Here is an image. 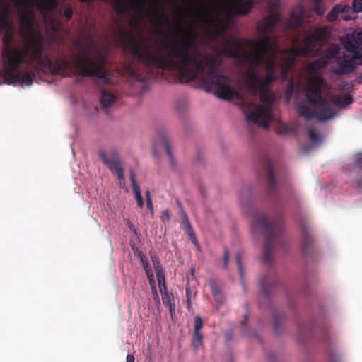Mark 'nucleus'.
Returning a JSON list of instances; mask_svg holds the SVG:
<instances>
[{"instance_id":"nucleus-40","label":"nucleus","mask_w":362,"mask_h":362,"mask_svg":"<svg viewBox=\"0 0 362 362\" xmlns=\"http://www.w3.org/2000/svg\"><path fill=\"white\" fill-rule=\"evenodd\" d=\"M214 298V300L215 301L218 303V304H221L223 301V295L221 293V292L218 293H216V294H214L213 295Z\"/></svg>"},{"instance_id":"nucleus-32","label":"nucleus","mask_w":362,"mask_h":362,"mask_svg":"<svg viewBox=\"0 0 362 362\" xmlns=\"http://www.w3.org/2000/svg\"><path fill=\"white\" fill-rule=\"evenodd\" d=\"M236 264L238 265V272L241 279H243V267L241 263V254L237 253L235 256Z\"/></svg>"},{"instance_id":"nucleus-9","label":"nucleus","mask_w":362,"mask_h":362,"mask_svg":"<svg viewBox=\"0 0 362 362\" xmlns=\"http://www.w3.org/2000/svg\"><path fill=\"white\" fill-rule=\"evenodd\" d=\"M358 61V64H361L362 59L356 58L354 54H344L337 58V66L333 69V73L336 75H346L354 72L356 69L354 61Z\"/></svg>"},{"instance_id":"nucleus-30","label":"nucleus","mask_w":362,"mask_h":362,"mask_svg":"<svg viewBox=\"0 0 362 362\" xmlns=\"http://www.w3.org/2000/svg\"><path fill=\"white\" fill-rule=\"evenodd\" d=\"M315 4L314 6V11L318 16H322L325 12V6L324 4L321 2V1H315Z\"/></svg>"},{"instance_id":"nucleus-34","label":"nucleus","mask_w":362,"mask_h":362,"mask_svg":"<svg viewBox=\"0 0 362 362\" xmlns=\"http://www.w3.org/2000/svg\"><path fill=\"white\" fill-rule=\"evenodd\" d=\"M352 8L354 13L362 12V0H354L352 2Z\"/></svg>"},{"instance_id":"nucleus-23","label":"nucleus","mask_w":362,"mask_h":362,"mask_svg":"<svg viewBox=\"0 0 362 362\" xmlns=\"http://www.w3.org/2000/svg\"><path fill=\"white\" fill-rule=\"evenodd\" d=\"M355 164L359 168L358 177L356 178V182L358 189L362 192V153L356 156Z\"/></svg>"},{"instance_id":"nucleus-2","label":"nucleus","mask_w":362,"mask_h":362,"mask_svg":"<svg viewBox=\"0 0 362 362\" xmlns=\"http://www.w3.org/2000/svg\"><path fill=\"white\" fill-rule=\"evenodd\" d=\"M11 9L6 4L0 6V33L3 37L2 69L0 76L8 84L30 86L35 78L33 71L52 70L64 76L76 73L82 77H94L107 84L110 78L105 69L107 57L98 54L95 60L85 53L73 54L69 62L64 53L52 62L45 37L40 34L22 33L23 42L20 47L13 46L14 35L10 20Z\"/></svg>"},{"instance_id":"nucleus-52","label":"nucleus","mask_w":362,"mask_h":362,"mask_svg":"<svg viewBox=\"0 0 362 362\" xmlns=\"http://www.w3.org/2000/svg\"><path fill=\"white\" fill-rule=\"evenodd\" d=\"M298 42V38H294L293 40V45H296Z\"/></svg>"},{"instance_id":"nucleus-24","label":"nucleus","mask_w":362,"mask_h":362,"mask_svg":"<svg viewBox=\"0 0 362 362\" xmlns=\"http://www.w3.org/2000/svg\"><path fill=\"white\" fill-rule=\"evenodd\" d=\"M353 102V98L348 95H338L334 98V103L340 107H344Z\"/></svg>"},{"instance_id":"nucleus-31","label":"nucleus","mask_w":362,"mask_h":362,"mask_svg":"<svg viewBox=\"0 0 362 362\" xmlns=\"http://www.w3.org/2000/svg\"><path fill=\"white\" fill-rule=\"evenodd\" d=\"M194 332H200L201 329L203 327V320L199 316H197L194 317Z\"/></svg>"},{"instance_id":"nucleus-13","label":"nucleus","mask_w":362,"mask_h":362,"mask_svg":"<svg viewBox=\"0 0 362 362\" xmlns=\"http://www.w3.org/2000/svg\"><path fill=\"white\" fill-rule=\"evenodd\" d=\"M306 18L305 10L303 5L298 4L293 7L288 22V28L295 30L302 26L304 18Z\"/></svg>"},{"instance_id":"nucleus-38","label":"nucleus","mask_w":362,"mask_h":362,"mask_svg":"<svg viewBox=\"0 0 362 362\" xmlns=\"http://www.w3.org/2000/svg\"><path fill=\"white\" fill-rule=\"evenodd\" d=\"M229 257H230V254H229L228 250L227 249H225L224 254H223V264L226 268H227L228 266Z\"/></svg>"},{"instance_id":"nucleus-41","label":"nucleus","mask_w":362,"mask_h":362,"mask_svg":"<svg viewBox=\"0 0 362 362\" xmlns=\"http://www.w3.org/2000/svg\"><path fill=\"white\" fill-rule=\"evenodd\" d=\"M150 284H151V289H152V292H153V295L154 296V298L155 299H158L159 296H158V293L157 290H156V285H155V281H152Z\"/></svg>"},{"instance_id":"nucleus-18","label":"nucleus","mask_w":362,"mask_h":362,"mask_svg":"<svg viewBox=\"0 0 362 362\" xmlns=\"http://www.w3.org/2000/svg\"><path fill=\"white\" fill-rule=\"evenodd\" d=\"M130 181L137 204L139 206V208L143 209L144 206V202L141 195V192L136 182L135 175L132 171L130 173Z\"/></svg>"},{"instance_id":"nucleus-26","label":"nucleus","mask_w":362,"mask_h":362,"mask_svg":"<svg viewBox=\"0 0 362 362\" xmlns=\"http://www.w3.org/2000/svg\"><path fill=\"white\" fill-rule=\"evenodd\" d=\"M141 259L144 268V269L146 271V275H147V276H148V279L150 281V283H151L152 281H154V280L153 279V272L151 271V266L147 262V260L146 259V257H145V256L144 255L141 256Z\"/></svg>"},{"instance_id":"nucleus-36","label":"nucleus","mask_w":362,"mask_h":362,"mask_svg":"<svg viewBox=\"0 0 362 362\" xmlns=\"http://www.w3.org/2000/svg\"><path fill=\"white\" fill-rule=\"evenodd\" d=\"M151 259H152L153 267H154L156 272H157L158 270H163V268H162V266L160 265V261L156 257H155V256L151 257Z\"/></svg>"},{"instance_id":"nucleus-19","label":"nucleus","mask_w":362,"mask_h":362,"mask_svg":"<svg viewBox=\"0 0 362 362\" xmlns=\"http://www.w3.org/2000/svg\"><path fill=\"white\" fill-rule=\"evenodd\" d=\"M117 100L116 95L106 89H103L100 98L101 107L106 109L110 107Z\"/></svg>"},{"instance_id":"nucleus-8","label":"nucleus","mask_w":362,"mask_h":362,"mask_svg":"<svg viewBox=\"0 0 362 362\" xmlns=\"http://www.w3.org/2000/svg\"><path fill=\"white\" fill-rule=\"evenodd\" d=\"M198 1L201 4L202 9L197 13V18L206 27L209 35L222 38L225 45L223 53L231 58L237 57L239 54L238 40L235 37L228 38L225 35L226 31L229 28L228 19H223L213 15L211 11L206 8L202 0H198Z\"/></svg>"},{"instance_id":"nucleus-16","label":"nucleus","mask_w":362,"mask_h":362,"mask_svg":"<svg viewBox=\"0 0 362 362\" xmlns=\"http://www.w3.org/2000/svg\"><path fill=\"white\" fill-rule=\"evenodd\" d=\"M300 226L302 229L301 247L303 252L307 254L313 250L314 238L310 228L305 222L303 221Z\"/></svg>"},{"instance_id":"nucleus-54","label":"nucleus","mask_w":362,"mask_h":362,"mask_svg":"<svg viewBox=\"0 0 362 362\" xmlns=\"http://www.w3.org/2000/svg\"><path fill=\"white\" fill-rule=\"evenodd\" d=\"M359 79H360V80H362V74L360 75V76H359Z\"/></svg>"},{"instance_id":"nucleus-39","label":"nucleus","mask_w":362,"mask_h":362,"mask_svg":"<svg viewBox=\"0 0 362 362\" xmlns=\"http://www.w3.org/2000/svg\"><path fill=\"white\" fill-rule=\"evenodd\" d=\"M117 176H118L119 182L121 187H125V179H124V172H120V173L118 174Z\"/></svg>"},{"instance_id":"nucleus-50","label":"nucleus","mask_w":362,"mask_h":362,"mask_svg":"<svg viewBox=\"0 0 362 362\" xmlns=\"http://www.w3.org/2000/svg\"><path fill=\"white\" fill-rule=\"evenodd\" d=\"M247 321V315H245V320L242 322V326H245V325L246 324Z\"/></svg>"},{"instance_id":"nucleus-48","label":"nucleus","mask_w":362,"mask_h":362,"mask_svg":"<svg viewBox=\"0 0 362 362\" xmlns=\"http://www.w3.org/2000/svg\"><path fill=\"white\" fill-rule=\"evenodd\" d=\"M145 194H146V201L148 200V199H151V193H150V191L148 189L146 191Z\"/></svg>"},{"instance_id":"nucleus-20","label":"nucleus","mask_w":362,"mask_h":362,"mask_svg":"<svg viewBox=\"0 0 362 362\" xmlns=\"http://www.w3.org/2000/svg\"><path fill=\"white\" fill-rule=\"evenodd\" d=\"M160 292L161 293L163 303L165 306L170 308V312L171 315H175V305L173 295L168 292L167 288H165V290L164 291L162 289V291H160Z\"/></svg>"},{"instance_id":"nucleus-43","label":"nucleus","mask_w":362,"mask_h":362,"mask_svg":"<svg viewBox=\"0 0 362 362\" xmlns=\"http://www.w3.org/2000/svg\"><path fill=\"white\" fill-rule=\"evenodd\" d=\"M51 23H52V26L53 30L54 31H57L58 29V23H57V21L54 18H52Z\"/></svg>"},{"instance_id":"nucleus-37","label":"nucleus","mask_w":362,"mask_h":362,"mask_svg":"<svg viewBox=\"0 0 362 362\" xmlns=\"http://www.w3.org/2000/svg\"><path fill=\"white\" fill-rule=\"evenodd\" d=\"M268 2L270 9L277 8L280 6V0H264L263 2Z\"/></svg>"},{"instance_id":"nucleus-45","label":"nucleus","mask_w":362,"mask_h":362,"mask_svg":"<svg viewBox=\"0 0 362 362\" xmlns=\"http://www.w3.org/2000/svg\"><path fill=\"white\" fill-rule=\"evenodd\" d=\"M162 216L163 218H165L167 220H169L170 218V213L168 210H165L162 213Z\"/></svg>"},{"instance_id":"nucleus-46","label":"nucleus","mask_w":362,"mask_h":362,"mask_svg":"<svg viewBox=\"0 0 362 362\" xmlns=\"http://www.w3.org/2000/svg\"><path fill=\"white\" fill-rule=\"evenodd\" d=\"M191 307H192L191 300L189 298V296H188V299H187V308L188 310H190Z\"/></svg>"},{"instance_id":"nucleus-14","label":"nucleus","mask_w":362,"mask_h":362,"mask_svg":"<svg viewBox=\"0 0 362 362\" xmlns=\"http://www.w3.org/2000/svg\"><path fill=\"white\" fill-rule=\"evenodd\" d=\"M351 8L346 5L337 4L332 9L327 13V20L329 22H334L340 16L341 18L345 21H349L353 18L349 15Z\"/></svg>"},{"instance_id":"nucleus-17","label":"nucleus","mask_w":362,"mask_h":362,"mask_svg":"<svg viewBox=\"0 0 362 362\" xmlns=\"http://www.w3.org/2000/svg\"><path fill=\"white\" fill-rule=\"evenodd\" d=\"M180 216L182 218V223L184 226V227L185 228L186 233L189 235V237L191 239V240L192 241V243L195 245L198 246L199 243H198V241H197L196 236L194 233L193 228L191 226V223L189 221L187 214L183 211V209H182L180 211Z\"/></svg>"},{"instance_id":"nucleus-15","label":"nucleus","mask_w":362,"mask_h":362,"mask_svg":"<svg viewBox=\"0 0 362 362\" xmlns=\"http://www.w3.org/2000/svg\"><path fill=\"white\" fill-rule=\"evenodd\" d=\"M262 295L264 298H268L272 289L277 284L276 279L273 272H269L264 275L259 280Z\"/></svg>"},{"instance_id":"nucleus-5","label":"nucleus","mask_w":362,"mask_h":362,"mask_svg":"<svg viewBox=\"0 0 362 362\" xmlns=\"http://www.w3.org/2000/svg\"><path fill=\"white\" fill-rule=\"evenodd\" d=\"M280 20L281 16L278 12H272L258 23L257 31L259 39L249 42L254 51L250 57L255 67L264 65L267 55L269 56L272 51L277 50L278 40L276 37L273 38L272 34L275 31Z\"/></svg>"},{"instance_id":"nucleus-1","label":"nucleus","mask_w":362,"mask_h":362,"mask_svg":"<svg viewBox=\"0 0 362 362\" xmlns=\"http://www.w3.org/2000/svg\"><path fill=\"white\" fill-rule=\"evenodd\" d=\"M158 0H112L113 9L118 15H124L129 8L143 14L144 11L155 25L163 26L161 20L173 24L178 32L174 33L175 42H160L153 48L144 40H137L129 33V52L131 62L123 66L124 74L132 80L144 81L145 76L140 65L148 69H156L175 73L182 82H189L200 77L206 90H214L218 98L231 100L241 97L239 92L230 86V78L220 72L221 60L214 54L199 49L196 40V31L192 25L185 28L181 10L177 12L179 21H172L163 11H159ZM170 3V0H165Z\"/></svg>"},{"instance_id":"nucleus-4","label":"nucleus","mask_w":362,"mask_h":362,"mask_svg":"<svg viewBox=\"0 0 362 362\" xmlns=\"http://www.w3.org/2000/svg\"><path fill=\"white\" fill-rule=\"evenodd\" d=\"M251 228L255 235L264 234L263 261L268 267H272L274 249L283 247L286 243L282 217L279 216L269 220L267 214L257 213L252 221Z\"/></svg>"},{"instance_id":"nucleus-53","label":"nucleus","mask_w":362,"mask_h":362,"mask_svg":"<svg viewBox=\"0 0 362 362\" xmlns=\"http://www.w3.org/2000/svg\"><path fill=\"white\" fill-rule=\"evenodd\" d=\"M214 8L216 11L217 15L221 14V11L219 9H217L215 6H214Z\"/></svg>"},{"instance_id":"nucleus-6","label":"nucleus","mask_w":362,"mask_h":362,"mask_svg":"<svg viewBox=\"0 0 362 362\" xmlns=\"http://www.w3.org/2000/svg\"><path fill=\"white\" fill-rule=\"evenodd\" d=\"M325 86L326 82L320 75L313 76L308 81L306 85V98L315 107V110H311L305 105H300L297 108L299 115L308 119L316 118L320 121L327 120L334 116L335 112L329 101L322 93V88Z\"/></svg>"},{"instance_id":"nucleus-27","label":"nucleus","mask_w":362,"mask_h":362,"mask_svg":"<svg viewBox=\"0 0 362 362\" xmlns=\"http://www.w3.org/2000/svg\"><path fill=\"white\" fill-rule=\"evenodd\" d=\"M156 276H157V279H158L159 290L160 291H162V289L163 291L165 290V288H167V286L165 284V275H164L163 270H158V271L156 272Z\"/></svg>"},{"instance_id":"nucleus-51","label":"nucleus","mask_w":362,"mask_h":362,"mask_svg":"<svg viewBox=\"0 0 362 362\" xmlns=\"http://www.w3.org/2000/svg\"><path fill=\"white\" fill-rule=\"evenodd\" d=\"M218 1L221 4H224V5H227V3L225 0H218Z\"/></svg>"},{"instance_id":"nucleus-47","label":"nucleus","mask_w":362,"mask_h":362,"mask_svg":"<svg viewBox=\"0 0 362 362\" xmlns=\"http://www.w3.org/2000/svg\"><path fill=\"white\" fill-rule=\"evenodd\" d=\"M288 88H290L291 91L292 92L293 91V79L289 80Z\"/></svg>"},{"instance_id":"nucleus-12","label":"nucleus","mask_w":362,"mask_h":362,"mask_svg":"<svg viewBox=\"0 0 362 362\" xmlns=\"http://www.w3.org/2000/svg\"><path fill=\"white\" fill-rule=\"evenodd\" d=\"M264 0H230L228 5L229 11L235 16H244L250 12L255 3H262Z\"/></svg>"},{"instance_id":"nucleus-35","label":"nucleus","mask_w":362,"mask_h":362,"mask_svg":"<svg viewBox=\"0 0 362 362\" xmlns=\"http://www.w3.org/2000/svg\"><path fill=\"white\" fill-rule=\"evenodd\" d=\"M73 13V8L70 6H66L63 13L67 21H69L72 18Z\"/></svg>"},{"instance_id":"nucleus-10","label":"nucleus","mask_w":362,"mask_h":362,"mask_svg":"<svg viewBox=\"0 0 362 362\" xmlns=\"http://www.w3.org/2000/svg\"><path fill=\"white\" fill-rule=\"evenodd\" d=\"M98 156L112 173H115L118 175L120 172H124L119 153L115 149L111 150L108 155L105 152L100 151L98 152Z\"/></svg>"},{"instance_id":"nucleus-21","label":"nucleus","mask_w":362,"mask_h":362,"mask_svg":"<svg viewBox=\"0 0 362 362\" xmlns=\"http://www.w3.org/2000/svg\"><path fill=\"white\" fill-rule=\"evenodd\" d=\"M329 64V62L324 57H320L308 65V71L311 72H316L323 68H325Z\"/></svg>"},{"instance_id":"nucleus-55","label":"nucleus","mask_w":362,"mask_h":362,"mask_svg":"<svg viewBox=\"0 0 362 362\" xmlns=\"http://www.w3.org/2000/svg\"><path fill=\"white\" fill-rule=\"evenodd\" d=\"M3 0H0V3Z\"/></svg>"},{"instance_id":"nucleus-44","label":"nucleus","mask_w":362,"mask_h":362,"mask_svg":"<svg viewBox=\"0 0 362 362\" xmlns=\"http://www.w3.org/2000/svg\"><path fill=\"white\" fill-rule=\"evenodd\" d=\"M135 358L132 354H128L126 358V362H134Z\"/></svg>"},{"instance_id":"nucleus-42","label":"nucleus","mask_w":362,"mask_h":362,"mask_svg":"<svg viewBox=\"0 0 362 362\" xmlns=\"http://www.w3.org/2000/svg\"><path fill=\"white\" fill-rule=\"evenodd\" d=\"M146 206L150 212L153 214V202L151 199H148L146 201Z\"/></svg>"},{"instance_id":"nucleus-33","label":"nucleus","mask_w":362,"mask_h":362,"mask_svg":"<svg viewBox=\"0 0 362 362\" xmlns=\"http://www.w3.org/2000/svg\"><path fill=\"white\" fill-rule=\"evenodd\" d=\"M209 284L213 295L221 292L218 285L214 279H210Z\"/></svg>"},{"instance_id":"nucleus-7","label":"nucleus","mask_w":362,"mask_h":362,"mask_svg":"<svg viewBox=\"0 0 362 362\" xmlns=\"http://www.w3.org/2000/svg\"><path fill=\"white\" fill-rule=\"evenodd\" d=\"M247 88L255 95H259L260 101L264 105H259L254 111L249 112V109L253 108L255 105L253 102L243 100L242 110L248 121L254 124L268 129L272 119V104L274 102L272 93L268 86L271 83H259L258 81L245 80Z\"/></svg>"},{"instance_id":"nucleus-3","label":"nucleus","mask_w":362,"mask_h":362,"mask_svg":"<svg viewBox=\"0 0 362 362\" xmlns=\"http://www.w3.org/2000/svg\"><path fill=\"white\" fill-rule=\"evenodd\" d=\"M331 36V30L328 26L316 25L305 32L302 46H293L291 49H280L272 51L267 56L264 66L266 77L262 78L254 69L248 70L244 75L245 80L258 81L259 83H272L278 79L277 68L281 69V77L283 81L288 79V74L294 65L298 57H313L317 53L316 47L327 42Z\"/></svg>"},{"instance_id":"nucleus-11","label":"nucleus","mask_w":362,"mask_h":362,"mask_svg":"<svg viewBox=\"0 0 362 362\" xmlns=\"http://www.w3.org/2000/svg\"><path fill=\"white\" fill-rule=\"evenodd\" d=\"M263 167L265 172L268 194L274 195L279 187V182L274 175V165L267 157L264 158Z\"/></svg>"},{"instance_id":"nucleus-28","label":"nucleus","mask_w":362,"mask_h":362,"mask_svg":"<svg viewBox=\"0 0 362 362\" xmlns=\"http://www.w3.org/2000/svg\"><path fill=\"white\" fill-rule=\"evenodd\" d=\"M202 335L200 332H194L192 338V346L197 349L202 344Z\"/></svg>"},{"instance_id":"nucleus-25","label":"nucleus","mask_w":362,"mask_h":362,"mask_svg":"<svg viewBox=\"0 0 362 362\" xmlns=\"http://www.w3.org/2000/svg\"><path fill=\"white\" fill-rule=\"evenodd\" d=\"M160 141L161 144L163 146L170 160L173 162V153H172V151L170 149V143L168 141V136L165 133H162L160 135Z\"/></svg>"},{"instance_id":"nucleus-49","label":"nucleus","mask_w":362,"mask_h":362,"mask_svg":"<svg viewBox=\"0 0 362 362\" xmlns=\"http://www.w3.org/2000/svg\"><path fill=\"white\" fill-rule=\"evenodd\" d=\"M190 295H191L190 288H189V287H187V288H186V296H187V299H188V296H189V297H190Z\"/></svg>"},{"instance_id":"nucleus-22","label":"nucleus","mask_w":362,"mask_h":362,"mask_svg":"<svg viewBox=\"0 0 362 362\" xmlns=\"http://www.w3.org/2000/svg\"><path fill=\"white\" fill-rule=\"evenodd\" d=\"M341 51V47L338 44H332L324 52L323 56L328 62L331 59H334L338 57H337Z\"/></svg>"},{"instance_id":"nucleus-29","label":"nucleus","mask_w":362,"mask_h":362,"mask_svg":"<svg viewBox=\"0 0 362 362\" xmlns=\"http://www.w3.org/2000/svg\"><path fill=\"white\" fill-rule=\"evenodd\" d=\"M308 137L314 144H318L322 142V138L313 128L308 131Z\"/></svg>"}]
</instances>
